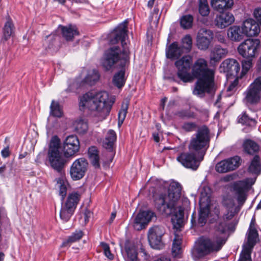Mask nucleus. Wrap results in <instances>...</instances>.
Instances as JSON below:
<instances>
[{"label":"nucleus","mask_w":261,"mask_h":261,"mask_svg":"<svg viewBox=\"0 0 261 261\" xmlns=\"http://www.w3.org/2000/svg\"><path fill=\"white\" fill-rule=\"evenodd\" d=\"M127 21L126 20L120 23L111 34V44L117 43L121 41L123 50L117 46L109 48L104 53L101 60V65L106 71L111 70L118 62L120 66L125 67L129 62V51L127 46Z\"/></svg>","instance_id":"f257e3e1"},{"label":"nucleus","mask_w":261,"mask_h":261,"mask_svg":"<svg viewBox=\"0 0 261 261\" xmlns=\"http://www.w3.org/2000/svg\"><path fill=\"white\" fill-rule=\"evenodd\" d=\"M181 187L176 181L170 183L168 195L160 194L155 199V204L158 210L166 215H172L171 222L173 228L178 230L182 225L184 210L181 206L180 198Z\"/></svg>","instance_id":"f03ea898"},{"label":"nucleus","mask_w":261,"mask_h":261,"mask_svg":"<svg viewBox=\"0 0 261 261\" xmlns=\"http://www.w3.org/2000/svg\"><path fill=\"white\" fill-rule=\"evenodd\" d=\"M229 221L223 217L222 220L216 223L213 240L203 238L199 239L197 246L192 252L194 257L199 258L221 249L228 239V231L232 228L233 223H227Z\"/></svg>","instance_id":"7ed1b4c3"},{"label":"nucleus","mask_w":261,"mask_h":261,"mask_svg":"<svg viewBox=\"0 0 261 261\" xmlns=\"http://www.w3.org/2000/svg\"><path fill=\"white\" fill-rule=\"evenodd\" d=\"M115 101V97H110L106 91L89 92L80 98L79 106L81 109L93 112L99 120H102L109 115Z\"/></svg>","instance_id":"20e7f679"},{"label":"nucleus","mask_w":261,"mask_h":261,"mask_svg":"<svg viewBox=\"0 0 261 261\" xmlns=\"http://www.w3.org/2000/svg\"><path fill=\"white\" fill-rule=\"evenodd\" d=\"M192 74L198 79L193 91L194 95L203 97L205 92L213 93L214 88V71L208 68L206 61L202 58L197 59L192 68Z\"/></svg>","instance_id":"39448f33"},{"label":"nucleus","mask_w":261,"mask_h":261,"mask_svg":"<svg viewBox=\"0 0 261 261\" xmlns=\"http://www.w3.org/2000/svg\"><path fill=\"white\" fill-rule=\"evenodd\" d=\"M210 140V130L206 126H202L191 138L188 145L189 151H194L203 158L209 146Z\"/></svg>","instance_id":"423d86ee"},{"label":"nucleus","mask_w":261,"mask_h":261,"mask_svg":"<svg viewBox=\"0 0 261 261\" xmlns=\"http://www.w3.org/2000/svg\"><path fill=\"white\" fill-rule=\"evenodd\" d=\"M60 140L54 137L50 143L48 159L50 166L58 172L62 173L66 164V160L59 150Z\"/></svg>","instance_id":"0eeeda50"},{"label":"nucleus","mask_w":261,"mask_h":261,"mask_svg":"<svg viewBox=\"0 0 261 261\" xmlns=\"http://www.w3.org/2000/svg\"><path fill=\"white\" fill-rule=\"evenodd\" d=\"M255 178H246L243 180L236 181L234 183L233 189L237 195V199L241 210L243 205L247 199V192L255 181Z\"/></svg>","instance_id":"6e6552de"},{"label":"nucleus","mask_w":261,"mask_h":261,"mask_svg":"<svg viewBox=\"0 0 261 261\" xmlns=\"http://www.w3.org/2000/svg\"><path fill=\"white\" fill-rule=\"evenodd\" d=\"M203 158L194 151L181 153L177 157V161L183 166L193 170H196Z\"/></svg>","instance_id":"1a4fd4ad"},{"label":"nucleus","mask_w":261,"mask_h":261,"mask_svg":"<svg viewBox=\"0 0 261 261\" xmlns=\"http://www.w3.org/2000/svg\"><path fill=\"white\" fill-rule=\"evenodd\" d=\"M192 62V59L191 56H185L175 63L177 69V76L185 83L192 80L191 75L189 73Z\"/></svg>","instance_id":"9d476101"},{"label":"nucleus","mask_w":261,"mask_h":261,"mask_svg":"<svg viewBox=\"0 0 261 261\" xmlns=\"http://www.w3.org/2000/svg\"><path fill=\"white\" fill-rule=\"evenodd\" d=\"M244 100L247 103L256 104L261 97V76L256 78L245 92Z\"/></svg>","instance_id":"9b49d317"},{"label":"nucleus","mask_w":261,"mask_h":261,"mask_svg":"<svg viewBox=\"0 0 261 261\" xmlns=\"http://www.w3.org/2000/svg\"><path fill=\"white\" fill-rule=\"evenodd\" d=\"M222 204L226 212L223 215L224 219L231 220L240 212V206L235 203L233 196L230 194H226L222 196Z\"/></svg>","instance_id":"f8f14e48"},{"label":"nucleus","mask_w":261,"mask_h":261,"mask_svg":"<svg viewBox=\"0 0 261 261\" xmlns=\"http://www.w3.org/2000/svg\"><path fill=\"white\" fill-rule=\"evenodd\" d=\"M260 45L258 39H248L242 42L238 47L239 54L245 58H253Z\"/></svg>","instance_id":"ddd939ff"},{"label":"nucleus","mask_w":261,"mask_h":261,"mask_svg":"<svg viewBox=\"0 0 261 261\" xmlns=\"http://www.w3.org/2000/svg\"><path fill=\"white\" fill-rule=\"evenodd\" d=\"M88 163L87 160L81 158L76 160L72 164L70 174L71 178L74 180H79L82 178L87 171Z\"/></svg>","instance_id":"4468645a"},{"label":"nucleus","mask_w":261,"mask_h":261,"mask_svg":"<svg viewBox=\"0 0 261 261\" xmlns=\"http://www.w3.org/2000/svg\"><path fill=\"white\" fill-rule=\"evenodd\" d=\"M164 234L163 227L154 226L148 230V239L151 247L155 249H160L163 246L162 237Z\"/></svg>","instance_id":"2eb2a0df"},{"label":"nucleus","mask_w":261,"mask_h":261,"mask_svg":"<svg viewBox=\"0 0 261 261\" xmlns=\"http://www.w3.org/2000/svg\"><path fill=\"white\" fill-rule=\"evenodd\" d=\"M213 32L204 28L200 29L197 35V46L201 50L207 49L213 39Z\"/></svg>","instance_id":"dca6fc26"},{"label":"nucleus","mask_w":261,"mask_h":261,"mask_svg":"<svg viewBox=\"0 0 261 261\" xmlns=\"http://www.w3.org/2000/svg\"><path fill=\"white\" fill-rule=\"evenodd\" d=\"M80 149V142L75 135L68 136L63 144V151L65 155L69 157L74 155Z\"/></svg>","instance_id":"f3484780"},{"label":"nucleus","mask_w":261,"mask_h":261,"mask_svg":"<svg viewBox=\"0 0 261 261\" xmlns=\"http://www.w3.org/2000/svg\"><path fill=\"white\" fill-rule=\"evenodd\" d=\"M155 217L154 213L151 211H147L140 212L134 219V228L137 230H140L144 228Z\"/></svg>","instance_id":"a211bd4d"},{"label":"nucleus","mask_w":261,"mask_h":261,"mask_svg":"<svg viewBox=\"0 0 261 261\" xmlns=\"http://www.w3.org/2000/svg\"><path fill=\"white\" fill-rule=\"evenodd\" d=\"M155 217L154 213L151 211H147L140 212L134 219V228L137 230H140L144 228Z\"/></svg>","instance_id":"6ab92c4d"},{"label":"nucleus","mask_w":261,"mask_h":261,"mask_svg":"<svg viewBox=\"0 0 261 261\" xmlns=\"http://www.w3.org/2000/svg\"><path fill=\"white\" fill-rule=\"evenodd\" d=\"M234 21L232 14L229 12L221 13L215 19V25L221 29L225 28L231 24Z\"/></svg>","instance_id":"aec40b11"},{"label":"nucleus","mask_w":261,"mask_h":261,"mask_svg":"<svg viewBox=\"0 0 261 261\" xmlns=\"http://www.w3.org/2000/svg\"><path fill=\"white\" fill-rule=\"evenodd\" d=\"M244 35L247 36H254L260 32L259 25L252 19L245 20L242 27Z\"/></svg>","instance_id":"412c9836"},{"label":"nucleus","mask_w":261,"mask_h":261,"mask_svg":"<svg viewBox=\"0 0 261 261\" xmlns=\"http://www.w3.org/2000/svg\"><path fill=\"white\" fill-rule=\"evenodd\" d=\"M221 67L223 68L224 72L230 73L231 75H237L240 69L239 63L233 59H227L221 64Z\"/></svg>","instance_id":"4be33fe9"},{"label":"nucleus","mask_w":261,"mask_h":261,"mask_svg":"<svg viewBox=\"0 0 261 261\" xmlns=\"http://www.w3.org/2000/svg\"><path fill=\"white\" fill-rule=\"evenodd\" d=\"M228 53L227 49L222 48L220 45H215L210 53V58L212 62H217L224 58Z\"/></svg>","instance_id":"5701e85b"},{"label":"nucleus","mask_w":261,"mask_h":261,"mask_svg":"<svg viewBox=\"0 0 261 261\" xmlns=\"http://www.w3.org/2000/svg\"><path fill=\"white\" fill-rule=\"evenodd\" d=\"M211 189L208 186H203L200 191L199 206L202 208L211 206Z\"/></svg>","instance_id":"b1692460"},{"label":"nucleus","mask_w":261,"mask_h":261,"mask_svg":"<svg viewBox=\"0 0 261 261\" xmlns=\"http://www.w3.org/2000/svg\"><path fill=\"white\" fill-rule=\"evenodd\" d=\"M184 53L185 51L181 46H179L178 43L175 42L169 45L166 51V56L169 59L178 58Z\"/></svg>","instance_id":"393cba45"},{"label":"nucleus","mask_w":261,"mask_h":261,"mask_svg":"<svg viewBox=\"0 0 261 261\" xmlns=\"http://www.w3.org/2000/svg\"><path fill=\"white\" fill-rule=\"evenodd\" d=\"M211 4L214 9L221 12L224 10L231 8L233 5V1L212 0Z\"/></svg>","instance_id":"a878e982"},{"label":"nucleus","mask_w":261,"mask_h":261,"mask_svg":"<svg viewBox=\"0 0 261 261\" xmlns=\"http://www.w3.org/2000/svg\"><path fill=\"white\" fill-rule=\"evenodd\" d=\"M244 33L242 28L238 26L230 27L227 31L228 37L234 41H240L243 39Z\"/></svg>","instance_id":"bb28decb"},{"label":"nucleus","mask_w":261,"mask_h":261,"mask_svg":"<svg viewBox=\"0 0 261 261\" xmlns=\"http://www.w3.org/2000/svg\"><path fill=\"white\" fill-rule=\"evenodd\" d=\"M243 148L245 152L253 154L259 150V145L251 139H246L243 143Z\"/></svg>","instance_id":"cd10ccee"},{"label":"nucleus","mask_w":261,"mask_h":261,"mask_svg":"<svg viewBox=\"0 0 261 261\" xmlns=\"http://www.w3.org/2000/svg\"><path fill=\"white\" fill-rule=\"evenodd\" d=\"M62 32L63 37L67 41L72 40L75 36L79 35L76 27L71 25L62 27Z\"/></svg>","instance_id":"c85d7f7f"},{"label":"nucleus","mask_w":261,"mask_h":261,"mask_svg":"<svg viewBox=\"0 0 261 261\" xmlns=\"http://www.w3.org/2000/svg\"><path fill=\"white\" fill-rule=\"evenodd\" d=\"M117 138L116 133L114 130L110 129L107 132L106 137L102 142V146L106 149H111Z\"/></svg>","instance_id":"c756f323"},{"label":"nucleus","mask_w":261,"mask_h":261,"mask_svg":"<svg viewBox=\"0 0 261 261\" xmlns=\"http://www.w3.org/2000/svg\"><path fill=\"white\" fill-rule=\"evenodd\" d=\"M257 237L258 233L256 229H248L247 243L244 249H249V250H251L256 242Z\"/></svg>","instance_id":"7c9ffc66"},{"label":"nucleus","mask_w":261,"mask_h":261,"mask_svg":"<svg viewBox=\"0 0 261 261\" xmlns=\"http://www.w3.org/2000/svg\"><path fill=\"white\" fill-rule=\"evenodd\" d=\"M88 155L92 165L95 168H99L100 167L99 158L97 148L95 146L90 147L88 150Z\"/></svg>","instance_id":"2f4dec72"},{"label":"nucleus","mask_w":261,"mask_h":261,"mask_svg":"<svg viewBox=\"0 0 261 261\" xmlns=\"http://www.w3.org/2000/svg\"><path fill=\"white\" fill-rule=\"evenodd\" d=\"M56 180V186L59 189V195L61 196V200L63 201L67 194V188L68 185L67 181L63 176L57 178Z\"/></svg>","instance_id":"473e14b6"},{"label":"nucleus","mask_w":261,"mask_h":261,"mask_svg":"<svg viewBox=\"0 0 261 261\" xmlns=\"http://www.w3.org/2000/svg\"><path fill=\"white\" fill-rule=\"evenodd\" d=\"M250 172L258 175L261 172L260 159L258 155H255L248 167Z\"/></svg>","instance_id":"72a5a7b5"},{"label":"nucleus","mask_w":261,"mask_h":261,"mask_svg":"<svg viewBox=\"0 0 261 261\" xmlns=\"http://www.w3.org/2000/svg\"><path fill=\"white\" fill-rule=\"evenodd\" d=\"M80 195L77 192H72L70 193L64 204L66 206L75 210L76 205L80 200Z\"/></svg>","instance_id":"f704fd0d"},{"label":"nucleus","mask_w":261,"mask_h":261,"mask_svg":"<svg viewBox=\"0 0 261 261\" xmlns=\"http://www.w3.org/2000/svg\"><path fill=\"white\" fill-rule=\"evenodd\" d=\"M125 71L121 69L116 73L113 79V83L118 88H121L125 84V79L124 77Z\"/></svg>","instance_id":"c9c22d12"},{"label":"nucleus","mask_w":261,"mask_h":261,"mask_svg":"<svg viewBox=\"0 0 261 261\" xmlns=\"http://www.w3.org/2000/svg\"><path fill=\"white\" fill-rule=\"evenodd\" d=\"M49 114L50 116L60 118L63 116V112L61 107L58 101L55 100L51 101L50 106Z\"/></svg>","instance_id":"e433bc0d"},{"label":"nucleus","mask_w":261,"mask_h":261,"mask_svg":"<svg viewBox=\"0 0 261 261\" xmlns=\"http://www.w3.org/2000/svg\"><path fill=\"white\" fill-rule=\"evenodd\" d=\"M181 238L176 233L173 240L172 252L174 256H177L181 252Z\"/></svg>","instance_id":"4c0bfd02"},{"label":"nucleus","mask_w":261,"mask_h":261,"mask_svg":"<svg viewBox=\"0 0 261 261\" xmlns=\"http://www.w3.org/2000/svg\"><path fill=\"white\" fill-rule=\"evenodd\" d=\"M83 236V232L81 230H76L68 239L63 242L62 246L65 247L71 244L80 240Z\"/></svg>","instance_id":"58836bf2"},{"label":"nucleus","mask_w":261,"mask_h":261,"mask_svg":"<svg viewBox=\"0 0 261 261\" xmlns=\"http://www.w3.org/2000/svg\"><path fill=\"white\" fill-rule=\"evenodd\" d=\"M74 211V210H71L65 205H62L60 213V218L63 221L67 222L73 215Z\"/></svg>","instance_id":"ea45409f"},{"label":"nucleus","mask_w":261,"mask_h":261,"mask_svg":"<svg viewBox=\"0 0 261 261\" xmlns=\"http://www.w3.org/2000/svg\"><path fill=\"white\" fill-rule=\"evenodd\" d=\"M199 217L198 222L201 226H203L206 222L207 218L210 213V206L202 208L199 206Z\"/></svg>","instance_id":"a19ab883"},{"label":"nucleus","mask_w":261,"mask_h":261,"mask_svg":"<svg viewBox=\"0 0 261 261\" xmlns=\"http://www.w3.org/2000/svg\"><path fill=\"white\" fill-rule=\"evenodd\" d=\"M125 251L127 256L126 261H139L137 257L138 253L135 246H126Z\"/></svg>","instance_id":"79ce46f5"},{"label":"nucleus","mask_w":261,"mask_h":261,"mask_svg":"<svg viewBox=\"0 0 261 261\" xmlns=\"http://www.w3.org/2000/svg\"><path fill=\"white\" fill-rule=\"evenodd\" d=\"M230 171L237 169L242 164V159L238 155H236L226 159Z\"/></svg>","instance_id":"37998d69"},{"label":"nucleus","mask_w":261,"mask_h":261,"mask_svg":"<svg viewBox=\"0 0 261 261\" xmlns=\"http://www.w3.org/2000/svg\"><path fill=\"white\" fill-rule=\"evenodd\" d=\"M238 122L243 124L250 126H253L256 124L255 119L249 117L246 112H243L242 115L239 117Z\"/></svg>","instance_id":"c03bdc74"},{"label":"nucleus","mask_w":261,"mask_h":261,"mask_svg":"<svg viewBox=\"0 0 261 261\" xmlns=\"http://www.w3.org/2000/svg\"><path fill=\"white\" fill-rule=\"evenodd\" d=\"M14 25L11 19L9 18L6 21L3 29V37L5 40L10 37L13 33Z\"/></svg>","instance_id":"a18cd8bd"},{"label":"nucleus","mask_w":261,"mask_h":261,"mask_svg":"<svg viewBox=\"0 0 261 261\" xmlns=\"http://www.w3.org/2000/svg\"><path fill=\"white\" fill-rule=\"evenodd\" d=\"M100 75L96 70L89 71L85 79V82L90 85L94 84L99 79Z\"/></svg>","instance_id":"49530a36"},{"label":"nucleus","mask_w":261,"mask_h":261,"mask_svg":"<svg viewBox=\"0 0 261 261\" xmlns=\"http://www.w3.org/2000/svg\"><path fill=\"white\" fill-rule=\"evenodd\" d=\"M74 125L76 130L80 134L85 133L88 129L87 122L81 119L76 120L74 123Z\"/></svg>","instance_id":"de8ad7c7"},{"label":"nucleus","mask_w":261,"mask_h":261,"mask_svg":"<svg viewBox=\"0 0 261 261\" xmlns=\"http://www.w3.org/2000/svg\"><path fill=\"white\" fill-rule=\"evenodd\" d=\"M199 12L203 16H206L209 14L210 8L207 0H199Z\"/></svg>","instance_id":"09e8293b"},{"label":"nucleus","mask_w":261,"mask_h":261,"mask_svg":"<svg viewBox=\"0 0 261 261\" xmlns=\"http://www.w3.org/2000/svg\"><path fill=\"white\" fill-rule=\"evenodd\" d=\"M219 173H226L230 171L227 160H222L218 163L215 167Z\"/></svg>","instance_id":"8fccbe9b"},{"label":"nucleus","mask_w":261,"mask_h":261,"mask_svg":"<svg viewBox=\"0 0 261 261\" xmlns=\"http://www.w3.org/2000/svg\"><path fill=\"white\" fill-rule=\"evenodd\" d=\"M193 17L191 15H186L180 18V25L184 29H189L192 25Z\"/></svg>","instance_id":"3c124183"},{"label":"nucleus","mask_w":261,"mask_h":261,"mask_svg":"<svg viewBox=\"0 0 261 261\" xmlns=\"http://www.w3.org/2000/svg\"><path fill=\"white\" fill-rule=\"evenodd\" d=\"M192 45V38L190 35H186L182 39V45L181 46L185 53H188L190 51Z\"/></svg>","instance_id":"603ef678"},{"label":"nucleus","mask_w":261,"mask_h":261,"mask_svg":"<svg viewBox=\"0 0 261 261\" xmlns=\"http://www.w3.org/2000/svg\"><path fill=\"white\" fill-rule=\"evenodd\" d=\"M128 109V104L123 103L121 110L118 113V125L120 126L123 122Z\"/></svg>","instance_id":"864d4df0"},{"label":"nucleus","mask_w":261,"mask_h":261,"mask_svg":"<svg viewBox=\"0 0 261 261\" xmlns=\"http://www.w3.org/2000/svg\"><path fill=\"white\" fill-rule=\"evenodd\" d=\"M247 60L242 61V74H245L250 69L252 66V58H247Z\"/></svg>","instance_id":"5fc2aeb1"},{"label":"nucleus","mask_w":261,"mask_h":261,"mask_svg":"<svg viewBox=\"0 0 261 261\" xmlns=\"http://www.w3.org/2000/svg\"><path fill=\"white\" fill-rule=\"evenodd\" d=\"M251 250L249 249H244L241 254L239 261H252L251 259Z\"/></svg>","instance_id":"6e6d98bb"},{"label":"nucleus","mask_w":261,"mask_h":261,"mask_svg":"<svg viewBox=\"0 0 261 261\" xmlns=\"http://www.w3.org/2000/svg\"><path fill=\"white\" fill-rule=\"evenodd\" d=\"M175 115L181 118H191L194 116V114L189 110H182L176 112Z\"/></svg>","instance_id":"4d7b16f0"},{"label":"nucleus","mask_w":261,"mask_h":261,"mask_svg":"<svg viewBox=\"0 0 261 261\" xmlns=\"http://www.w3.org/2000/svg\"><path fill=\"white\" fill-rule=\"evenodd\" d=\"M100 246L103 250L105 256L110 259H113L114 256L111 252L109 245L106 243L101 242Z\"/></svg>","instance_id":"13d9d810"},{"label":"nucleus","mask_w":261,"mask_h":261,"mask_svg":"<svg viewBox=\"0 0 261 261\" xmlns=\"http://www.w3.org/2000/svg\"><path fill=\"white\" fill-rule=\"evenodd\" d=\"M196 128V124L193 122H187L184 124L182 128L187 132H192Z\"/></svg>","instance_id":"bf43d9fd"},{"label":"nucleus","mask_w":261,"mask_h":261,"mask_svg":"<svg viewBox=\"0 0 261 261\" xmlns=\"http://www.w3.org/2000/svg\"><path fill=\"white\" fill-rule=\"evenodd\" d=\"M91 216V212L87 209H85L83 212V216L81 218V220H84V224L85 225L89 222Z\"/></svg>","instance_id":"052dcab7"},{"label":"nucleus","mask_w":261,"mask_h":261,"mask_svg":"<svg viewBox=\"0 0 261 261\" xmlns=\"http://www.w3.org/2000/svg\"><path fill=\"white\" fill-rule=\"evenodd\" d=\"M254 17L257 20V21L261 25V8H257L254 10Z\"/></svg>","instance_id":"680f3d73"},{"label":"nucleus","mask_w":261,"mask_h":261,"mask_svg":"<svg viewBox=\"0 0 261 261\" xmlns=\"http://www.w3.org/2000/svg\"><path fill=\"white\" fill-rule=\"evenodd\" d=\"M238 84V80L236 79L227 88V91L228 92H232L236 91V87Z\"/></svg>","instance_id":"e2e57ef3"},{"label":"nucleus","mask_w":261,"mask_h":261,"mask_svg":"<svg viewBox=\"0 0 261 261\" xmlns=\"http://www.w3.org/2000/svg\"><path fill=\"white\" fill-rule=\"evenodd\" d=\"M236 175L234 174L226 175L222 178V180L225 182H228L235 179Z\"/></svg>","instance_id":"0e129e2a"},{"label":"nucleus","mask_w":261,"mask_h":261,"mask_svg":"<svg viewBox=\"0 0 261 261\" xmlns=\"http://www.w3.org/2000/svg\"><path fill=\"white\" fill-rule=\"evenodd\" d=\"M2 155L4 158H7L10 155L9 147H6L1 151Z\"/></svg>","instance_id":"69168bd1"},{"label":"nucleus","mask_w":261,"mask_h":261,"mask_svg":"<svg viewBox=\"0 0 261 261\" xmlns=\"http://www.w3.org/2000/svg\"><path fill=\"white\" fill-rule=\"evenodd\" d=\"M154 261H171L170 258L167 256H161Z\"/></svg>","instance_id":"338daca9"},{"label":"nucleus","mask_w":261,"mask_h":261,"mask_svg":"<svg viewBox=\"0 0 261 261\" xmlns=\"http://www.w3.org/2000/svg\"><path fill=\"white\" fill-rule=\"evenodd\" d=\"M256 66L258 71L261 73V56L257 61Z\"/></svg>","instance_id":"774afa93"}]
</instances>
